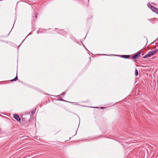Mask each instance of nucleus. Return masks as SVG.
I'll list each match as a JSON object with an SVG mask.
<instances>
[{"label":"nucleus","mask_w":158,"mask_h":158,"mask_svg":"<svg viewBox=\"0 0 158 158\" xmlns=\"http://www.w3.org/2000/svg\"><path fill=\"white\" fill-rule=\"evenodd\" d=\"M22 122L25 127L28 126L31 120V116L29 115H25L24 117H22Z\"/></svg>","instance_id":"1"},{"label":"nucleus","mask_w":158,"mask_h":158,"mask_svg":"<svg viewBox=\"0 0 158 158\" xmlns=\"http://www.w3.org/2000/svg\"><path fill=\"white\" fill-rule=\"evenodd\" d=\"M147 6L153 12L157 14H158V9L157 8L152 5L150 3H148L147 4Z\"/></svg>","instance_id":"2"},{"label":"nucleus","mask_w":158,"mask_h":158,"mask_svg":"<svg viewBox=\"0 0 158 158\" xmlns=\"http://www.w3.org/2000/svg\"><path fill=\"white\" fill-rule=\"evenodd\" d=\"M142 51L141 50H140L139 52L137 53V54H135L134 56H131V59L134 60L136 59H137L138 57L140 56V55L141 54H142V55H143L142 54Z\"/></svg>","instance_id":"3"},{"label":"nucleus","mask_w":158,"mask_h":158,"mask_svg":"<svg viewBox=\"0 0 158 158\" xmlns=\"http://www.w3.org/2000/svg\"><path fill=\"white\" fill-rule=\"evenodd\" d=\"M155 54L153 50L151 51L148 52L147 54L143 56V58L144 59L146 58L147 57L151 56Z\"/></svg>","instance_id":"4"},{"label":"nucleus","mask_w":158,"mask_h":158,"mask_svg":"<svg viewBox=\"0 0 158 158\" xmlns=\"http://www.w3.org/2000/svg\"><path fill=\"white\" fill-rule=\"evenodd\" d=\"M14 118L18 122H20L21 121V118H19V115L16 114H15L13 115Z\"/></svg>","instance_id":"5"},{"label":"nucleus","mask_w":158,"mask_h":158,"mask_svg":"<svg viewBox=\"0 0 158 158\" xmlns=\"http://www.w3.org/2000/svg\"><path fill=\"white\" fill-rule=\"evenodd\" d=\"M120 57L125 59L129 58L131 55H120Z\"/></svg>","instance_id":"6"},{"label":"nucleus","mask_w":158,"mask_h":158,"mask_svg":"<svg viewBox=\"0 0 158 158\" xmlns=\"http://www.w3.org/2000/svg\"><path fill=\"white\" fill-rule=\"evenodd\" d=\"M37 18V13L34 14L32 15V19L33 21Z\"/></svg>","instance_id":"7"},{"label":"nucleus","mask_w":158,"mask_h":158,"mask_svg":"<svg viewBox=\"0 0 158 158\" xmlns=\"http://www.w3.org/2000/svg\"><path fill=\"white\" fill-rule=\"evenodd\" d=\"M18 79V77L17 76V75L15 77L11 80H10L11 81H16Z\"/></svg>","instance_id":"8"},{"label":"nucleus","mask_w":158,"mask_h":158,"mask_svg":"<svg viewBox=\"0 0 158 158\" xmlns=\"http://www.w3.org/2000/svg\"><path fill=\"white\" fill-rule=\"evenodd\" d=\"M58 100L61 101H64V102H68L71 103H72V104H74V102H69L67 101H66L65 100H64V99H63L62 98H59Z\"/></svg>","instance_id":"9"},{"label":"nucleus","mask_w":158,"mask_h":158,"mask_svg":"<svg viewBox=\"0 0 158 158\" xmlns=\"http://www.w3.org/2000/svg\"><path fill=\"white\" fill-rule=\"evenodd\" d=\"M139 73L138 71L136 69H135V75L136 76H137L138 75Z\"/></svg>","instance_id":"10"},{"label":"nucleus","mask_w":158,"mask_h":158,"mask_svg":"<svg viewBox=\"0 0 158 158\" xmlns=\"http://www.w3.org/2000/svg\"><path fill=\"white\" fill-rule=\"evenodd\" d=\"M155 53L156 54L157 52H158V49H156L154 50H153Z\"/></svg>","instance_id":"11"},{"label":"nucleus","mask_w":158,"mask_h":158,"mask_svg":"<svg viewBox=\"0 0 158 158\" xmlns=\"http://www.w3.org/2000/svg\"><path fill=\"white\" fill-rule=\"evenodd\" d=\"M65 94H66L65 92H63L60 95H64Z\"/></svg>","instance_id":"12"},{"label":"nucleus","mask_w":158,"mask_h":158,"mask_svg":"<svg viewBox=\"0 0 158 158\" xmlns=\"http://www.w3.org/2000/svg\"><path fill=\"white\" fill-rule=\"evenodd\" d=\"M32 114H33L35 113V110H33L31 111Z\"/></svg>","instance_id":"13"},{"label":"nucleus","mask_w":158,"mask_h":158,"mask_svg":"<svg viewBox=\"0 0 158 158\" xmlns=\"http://www.w3.org/2000/svg\"><path fill=\"white\" fill-rule=\"evenodd\" d=\"M29 35H28L27 36H26V37L24 39V40L23 41V42H22V43L20 44L19 45V46H20L21 45V44H22V43L24 41V40L26 39L27 37V36Z\"/></svg>","instance_id":"14"},{"label":"nucleus","mask_w":158,"mask_h":158,"mask_svg":"<svg viewBox=\"0 0 158 158\" xmlns=\"http://www.w3.org/2000/svg\"><path fill=\"white\" fill-rule=\"evenodd\" d=\"M83 46H84V48H85V49L87 50V51H88V50H87V49L86 48L85 46L84 45H83Z\"/></svg>","instance_id":"15"},{"label":"nucleus","mask_w":158,"mask_h":158,"mask_svg":"<svg viewBox=\"0 0 158 158\" xmlns=\"http://www.w3.org/2000/svg\"><path fill=\"white\" fill-rule=\"evenodd\" d=\"M136 61H137L136 60H135H135H133V62H136Z\"/></svg>","instance_id":"16"},{"label":"nucleus","mask_w":158,"mask_h":158,"mask_svg":"<svg viewBox=\"0 0 158 158\" xmlns=\"http://www.w3.org/2000/svg\"><path fill=\"white\" fill-rule=\"evenodd\" d=\"M105 107H101V108L102 109H104V108H105Z\"/></svg>","instance_id":"17"},{"label":"nucleus","mask_w":158,"mask_h":158,"mask_svg":"<svg viewBox=\"0 0 158 158\" xmlns=\"http://www.w3.org/2000/svg\"><path fill=\"white\" fill-rule=\"evenodd\" d=\"M26 157V156L23 157V158H25Z\"/></svg>","instance_id":"18"},{"label":"nucleus","mask_w":158,"mask_h":158,"mask_svg":"<svg viewBox=\"0 0 158 158\" xmlns=\"http://www.w3.org/2000/svg\"><path fill=\"white\" fill-rule=\"evenodd\" d=\"M153 4H155V3H152Z\"/></svg>","instance_id":"19"},{"label":"nucleus","mask_w":158,"mask_h":158,"mask_svg":"<svg viewBox=\"0 0 158 158\" xmlns=\"http://www.w3.org/2000/svg\"><path fill=\"white\" fill-rule=\"evenodd\" d=\"M57 29H57V28H55V30Z\"/></svg>","instance_id":"20"}]
</instances>
